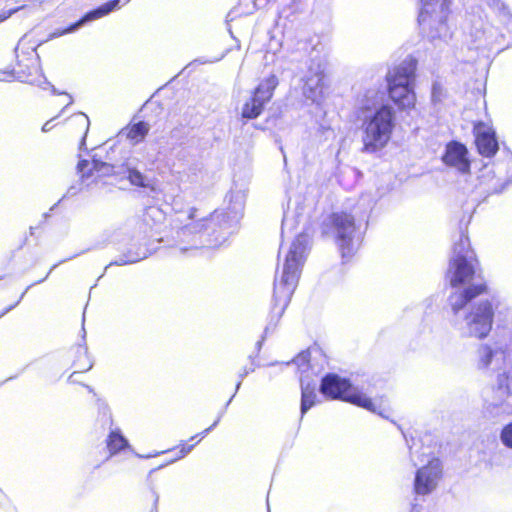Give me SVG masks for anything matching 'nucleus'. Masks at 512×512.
Wrapping results in <instances>:
<instances>
[{
    "mask_svg": "<svg viewBox=\"0 0 512 512\" xmlns=\"http://www.w3.org/2000/svg\"><path fill=\"white\" fill-rule=\"evenodd\" d=\"M307 241L298 235L286 255L283 271L274 281L272 313L280 318L290 303L306 259Z\"/></svg>",
    "mask_w": 512,
    "mask_h": 512,
    "instance_id": "1",
    "label": "nucleus"
},
{
    "mask_svg": "<svg viewBox=\"0 0 512 512\" xmlns=\"http://www.w3.org/2000/svg\"><path fill=\"white\" fill-rule=\"evenodd\" d=\"M417 64V60L410 56L390 69L385 76L388 98L399 111H410L416 107L414 86Z\"/></svg>",
    "mask_w": 512,
    "mask_h": 512,
    "instance_id": "2",
    "label": "nucleus"
},
{
    "mask_svg": "<svg viewBox=\"0 0 512 512\" xmlns=\"http://www.w3.org/2000/svg\"><path fill=\"white\" fill-rule=\"evenodd\" d=\"M395 128V111L387 104L381 105L361 124V152L374 154L390 142Z\"/></svg>",
    "mask_w": 512,
    "mask_h": 512,
    "instance_id": "3",
    "label": "nucleus"
},
{
    "mask_svg": "<svg viewBox=\"0 0 512 512\" xmlns=\"http://www.w3.org/2000/svg\"><path fill=\"white\" fill-rule=\"evenodd\" d=\"M323 233H332L340 251L341 257L348 261L351 259L358 246L354 242L358 230L355 216L348 211H336L329 214L322 224Z\"/></svg>",
    "mask_w": 512,
    "mask_h": 512,
    "instance_id": "4",
    "label": "nucleus"
},
{
    "mask_svg": "<svg viewBox=\"0 0 512 512\" xmlns=\"http://www.w3.org/2000/svg\"><path fill=\"white\" fill-rule=\"evenodd\" d=\"M421 8L418 24L424 35L430 40L451 37L447 23L451 0H420Z\"/></svg>",
    "mask_w": 512,
    "mask_h": 512,
    "instance_id": "5",
    "label": "nucleus"
},
{
    "mask_svg": "<svg viewBox=\"0 0 512 512\" xmlns=\"http://www.w3.org/2000/svg\"><path fill=\"white\" fill-rule=\"evenodd\" d=\"M39 42L31 35L25 34L15 47V63L8 74L21 82L31 83L39 72Z\"/></svg>",
    "mask_w": 512,
    "mask_h": 512,
    "instance_id": "6",
    "label": "nucleus"
},
{
    "mask_svg": "<svg viewBox=\"0 0 512 512\" xmlns=\"http://www.w3.org/2000/svg\"><path fill=\"white\" fill-rule=\"evenodd\" d=\"M319 390L326 399L341 400L369 411H375V405L370 398L356 391L349 379L336 373L324 375Z\"/></svg>",
    "mask_w": 512,
    "mask_h": 512,
    "instance_id": "7",
    "label": "nucleus"
},
{
    "mask_svg": "<svg viewBox=\"0 0 512 512\" xmlns=\"http://www.w3.org/2000/svg\"><path fill=\"white\" fill-rule=\"evenodd\" d=\"M278 84V78L274 74L261 80L244 102L241 117L246 120L258 118L264 112L266 104L272 100Z\"/></svg>",
    "mask_w": 512,
    "mask_h": 512,
    "instance_id": "8",
    "label": "nucleus"
},
{
    "mask_svg": "<svg viewBox=\"0 0 512 512\" xmlns=\"http://www.w3.org/2000/svg\"><path fill=\"white\" fill-rule=\"evenodd\" d=\"M465 320L469 328V335L484 339L492 330L494 322V308L492 302L485 300L471 308Z\"/></svg>",
    "mask_w": 512,
    "mask_h": 512,
    "instance_id": "9",
    "label": "nucleus"
},
{
    "mask_svg": "<svg viewBox=\"0 0 512 512\" xmlns=\"http://www.w3.org/2000/svg\"><path fill=\"white\" fill-rule=\"evenodd\" d=\"M474 144L479 155L492 158L499 151V143L494 128L483 122L473 124Z\"/></svg>",
    "mask_w": 512,
    "mask_h": 512,
    "instance_id": "10",
    "label": "nucleus"
},
{
    "mask_svg": "<svg viewBox=\"0 0 512 512\" xmlns=\"http://www.w3.org/2000/svg\"><path fill=\"white\" fill-rule=\"evenodd\" d=\"M442 468L438 458H432L428 463L417 470L414 480V491L419 495L431 493L441 478Z\"/></svg>",
    "mask_w": 512,
    "mask_h": 512,
    "instance_id": "11",
    "label": "nucleus"
},
{
    "mask_svg": "<svg viewBox=\"0 0 512 512\" xmlns=\"http://www.w3.org/2000/svg\"><path fill=\"white\" fill-rule=\"evenodd\" d=\"M477 262V257H467L466 255L452 257L448 270L451 287L456 288L470 282L475 275Z\"/></svg>",
    "mask_w": 512,
    "mask_h": 512,
    "instance_id": "12",
    "label": "nucleus"
},
{
    "mask_svg": "<svg viewBox=\"0 0 512 512\" xmlns=\"http://www.w3.org/2000/svg\"><path fill=\"white\" fill-rule=\"evenodd\" d=\"M442 161L446 166L455 168L461 173H469L471 161L467 147L459 141H450L446 144L442 155Z\"/></svg>",
    "mask_w": 512,
    "mask_h": 512,
    "instance_id": "13",
    "label": "nucleus"
},
{
    "mask_svg": "<svg viewBox=\"0 0 512 512\" xmlns=\"http://www.w3.org/2000/svg\"><path fill=\"white\" fill-rule=\"evenodd\" d=\"M77 171L82 182L97 183L99 180L111 176L114 173L113 166L98 160H80Z\"/></svg>",
    "mask_w": 512,
    "mask_h": 512,
    "instance_id": "14",
    "label": "nucleus"
},
{
    "mask_svg": "<svg viewBox=\"0 0 512 512\" xmlns=\"http://www.w3.org/2000/svg\"><path fill=\"white\" fill-rule=\"evenodd\" d=\"M119 3H120L119 0H110V1L102 4L101 6L97 7L96 9L88 12L83 18H81L74 24H71L67 28L62 29V30H60V29L55 30L51 34V37H59L66 33H69L71 31H73L75 28H77L78 26H80L81 24H83L87 20L97 19V18L106 16L107 14L112 12L115 8H117Z\"/></svg>",
    "mask_w": 512,
    "mask_h": 512,
    "instance_id": "15",
    "label": "nucleus"
},
{
    "mask_svg": "<svg viewBox=\"0 0 512 512\" xmlns=\"http://www.w3.org/2000/svg\"><path fill=\"white\" fill-rule=\"evenodd\" d=\"M119 3H120L119 0H110V1L102 4L101 6L97 7L96 9L88 12L83 18H81L74 24H71L67 28L62 29V30H60V29L55 30L51 34V37H59L66 33H69L71 31H73L75 28H77L78 26H80L81 24H83L87 20L97 19V18L106 16L107 14L112 12L115 8H117Z\"/></svg>",
    "mask_w": 512,
    "mask_h": 512,
    "instance_id": "16",
    "label": "nucleus"
},
{
    "mask_svg": "<svg viewBox=\"0 0 512 512\" xmlns=\"http://www.w3.org/2000/svg\"><path fill=\"white\" fill-rule=\"evenodd\" d=\"M89 118L81 112L74 113L63 123L64 131L73 138L84 141L89 130Z\"/></svg>",
    "mask_w": 512,
    "mask_h": 512,
    "instance_id": "17",
    "label": "nucleus"
},
{
    "mask_svg": "<svg viewBox=\"0 0 512 512\" xmlns=\"http://www.w3.org/2000/svg\"><path fill=\"white\" fill-rule=\"evenodd\" d=\"M488 292V287L485 282L478 283L475 285H470L466 287L463 291H461L457 295V300L451 304V309L454 314L459 313L462 309H464L472 300L475 298L486 294Z\"/></svg>",
    "mask_w": 512,
    "mask_h": 512,
    "instance_id": "18",
    "label": "nucleus"
},
{
    "mask_svg": "<svg viewBox=\"0 0 512 512\" xmlns=\"http://www.w3.org/2000/svg\"><path fill=\"white\" fill-rule=\"evenodd\" d=\"M326 77V72L323 69H311L304 80L303 89L305 93L314 99L322 96L326 87Z\"/></svg>",
    "mask_w": 512,
    "mask_h": 512,
    "instance_id": "19",
    "label": "nucleus"
},
{
    "mask_svg": "<svg viewBox=\"0 0 512 512\" xmlns=\"http://www.w3.org/2000/svg\"><path fill=\"white\" fill-rule=\"evenodd\" d=\"M149 131L150 124L148 122H130L121 129L120 135H122L132 145H137L145 140Z\"/></svg>",
    "mask_w": 512,
    "mask_h": 512,
    "instance_id": "20",
    "label": "nucleus"
},
{
    "mask_svg": "<svg viewBox=\"0 0 512 512\" xmlns=\"http://www.w3.org/2000/svg\"><path fill=\"white\" fill-rule=\"evenodd\" d=\"M472 215L468 214L466 219L464 220L463 225H460L459 231L460 236L457 241L453 243L452 251L454 256L458 257L459 255H466L467 257H476L473 249L471 248L470 239L467 233V227L471 221Z\"/></svg>",
    "mask_w": 512,
    "mask_h": 512,
    "instance_id": "21",
    "label": "nucleus"
},
{
    "mask_svg": "<svg viewBox=\"0 0 512 512\" xmlns=\"http://www.w3.org/2000/svg\"><path fill=\"white\" fill-rule=\"evenodd\" d=\"M72 368L73 372L69 376L68 380L70 382H73L72 378L74 374L77 373H84L89 371L92 368V361L91 358L88 355L87 348L83 345H77L72 350Z\"/></svg>",
    "mask_w": 512,
    "mask_h": 512,
    "instance_id": "22",
    "label": "nucleus"
},
{
    "mask_svg": "<svg viewBox=\"0 0 512 512\" xmlns=\"http://www.w3.org/2000/svg\"><path fill=\"white\" fill-rule=\"evenodd\" d=\"M25 293L26 290H21L15 287H8L3 290L0 294V302L3 304L0 316H3L14 309L21 302Z\"/></svg>",
    "mask_w": 512,
    "mask_h": 512,
    "instance_id": "23",
    "label": "nucleus"
},
{
    "mask_svg": "<svg viewBox=\"0 0 512 512\" xmlns=\"http://www.w3.org/2000/svg\"><path fill=\"white\" fill-rule=\"evenodd\" d=\"M129 446L127 439L119 430L111 431L106 438V447L109 457H112Z\"/></svg>",
    "mask_w": 512,
    "mask_h": 512,
    "instance_id": "24",
    "label": "nucleus"
},
{
    "mask_svg": "<svg viewBox=\"0 0 512 512\" xmlns=\"http://www.w3.org/2000/svg\"><path fill=\"white\" fill-rule=\"evenodd\" d=\"M317 402L316 386L311 383L301 385V414H305Z\"/></svg>",
    "mask_w": 512,
    "mask_h": 512,
    "instance_id": "25",
    "label": "nucleus"
},
{
    "mask_svg": "<svg viewBox=\"0 0 512 512\" xmlns=\"http://www.w3.org/2000/svg\"><path fill=\"white\" fill-rule=\"evenodd\" d=\"M217 425V421H215L209 428L205 429L201 434H196L192 436L187 441H182L180 444H178L173 450H178V458H183L185 455H187L193 447L201 441L203 436L214 426Z\"/></svg>",
    "mask_w": 512,
    "mask_h": 512,
    "instance_id": "26",
    "label": "nucleus"
},
{
    "mask_svg": "<svg viewBox=\"0 0 512 512\" xmlns=\"http://www.w3.org/2000/svg\"><path fill=\"white\" fill-rule=\"evenodd\" d=\"M164 216L162 211L156 207H149L145 210L143 214V223L148 228L152 229L153 227L161 224Z\"/></svg>",
    "mask_w": 512,
    "mask_h": 512,
    "instance_id": "27",
    "label": "nucleus"
},
{
    "mask_svg": "<svg viewBox=\"0 0 512 512\" xmlns=\"http://www.w3.org/2000/svg\"><path fill=\"white\" fill-rule=\"evenodd\" d=\"M71 103L72 98L67 93L51 94L47 100V104L49 106L58 107L61 111L68 107Z\"/></svg>",
    "mask_w": 512,
    "mask_h": 512,
    "instance_id": "28",
    "label": "nucleus"
},
{
    "mask_svg": "<svg viewBox=\"0 0 512 512\" xmlns=\"http://www.w3.org/2000/svg\"><path fill=\"white\" fill-rule=\"evenodd\" d=\"M481 355L479 359V363L481 367L487 368L495 355V351L488 345H482L480 349Z\"/></svg>",
    "mask_w": 512,
    "mask_h": 512,
    "instance_id": "29",
    "label": "nucleus"
},
{
    "mask_svg": "<svg viewBox=\"0 0 512 512\" xmlns=\"http://www.w3.org/2000/svg\"><path fill=\"white\" fill-rule=\"evenodd\" d=\"M511 377L507 372L500 373L497 376V389L504 393H510Z\"/></svg>",
    "mask_w": 512,
    "mask_h": 512,
    "instance_id": "30",
    "label": "nucleus"
},
{
    "mask_svg": "<svg viewBox=\"0 0 512 512\" xmlns=\"http://www.w3.org/2000/svg\"><path fill=\"white\" fill-rule=\"evenodd\" d=\"M310 360H311V353L309 350H304L298 353L294 359L293 362L299 366V367H305L306 369L310 368Z\"/></svg>",
    "mask_w": 512,
    "mask_h": 512,
    "instance_id": "31",
    "label": "nucleus"
},
{
    "mask_svg": "<svg viewBox=\"0 0 512 512\" xmlns=\"http://www.w3.org/2000/svg\"><path fill=\"white\" fill-rule=\"evenodd\" d=\"M500 438L506 447L512 449V422L503 427L501 430Z\"/></svg>",
    "mask_w": 512,
    "mask_h": 512,
    "instance_id": "32",
    "label": "nucleus"
},
{
    "mask_svg": "<svg viewBox=\"0 0 512 512\" xmlns=\"http://www.w3.org/2000/svg\"><path fill=\"white\" fill-rule=\"evenodd\" d=\"M128 179L129 181L136 186L143 187L145 186L144 183V176L143 174L138 171L137 169H130L128 172Z\"/></svg>",
    "mask_w": 512,
    "mask_h": 512,
    "instance_id": "33",
    "label": "nucleus"
},
{
    "mask_svg": "<svg viewBox=\"0 0 512 512\" xmlns=\"http://www.w3.org/2000/svg\"><path fill=\"white\" fill-rule=\"evenodd\" d=\"M201 221L203 223L202 224L197 223L195 228H197V227H199V228H214L216 226V223H214L213 215H210L207 218H203V219H201Z\"/></svg>",
    "mask_w": 512,
    "mask_h": 512,
    "instance_id": "34",
    "label": "nucleus"
},
{
    "mask_svg": "<svg viewBox=\"0 0 512 512\" xmlns=\"http://www.w3.org/2000/svg\"><path fill=\"white\" fill-rule=\"evenodd\" d=\"M197 213H198L197 208H195V207L191 208L189 210V214H188L189 219H191L193 221H197V217H198Z\"/></svg>",
    "mask_w": 512,
    "mask_h": 512,
    "instance_id": "35",
    "label": "nucleus"
},
{
    "mask_svg": "<svg viewBox=\"0 0 512 512\" xmlns=\"http://www.w3.org/2000/svg\"><path fill=\"white\" fill-rule=\"evenodd\" d=\"M52 122H53V119H51V120L47 121V122L43 125V127H42V131H44V132H48V131H50V130L54 127V126L52 125Z\"/></svg>",
    "mask_w": 512,
    "mask_h": 512,
    "instance_id": "36",
    "label": "nucleus"
},
{
    "mask_svg": "<svg viewBox=\"0 0 512 512\" xmlns=\"http://www.w3.org/2000/svg\"><path fill=\"white\" fill-rule=\"evenodd\" d=\"M12 11L8 12V13H5L3 15L0 16V22L6 20L10 15H11Z\"/></svg>",
    "mask_w": 512,
    "mask_h": 512,
    "instance_id": "37",
    "label": "nucleus"
}]
</instances>
